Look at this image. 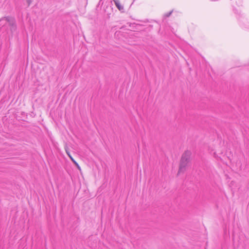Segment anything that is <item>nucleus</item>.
Listing matches in <instances>:
<instances>
[{"label":"nucleus","instance_id":"nucleus-1","mask_svg":"<svg viewBox=\"0 0 249 249\" xmlns=\"http://www.w3.org/2000/svg\"><path fill=\"white\" fill-rule=\"evenodd\" d=\"M191 152L189 151L185 152L182 156L180 166L178 170V174L184 172L186 168L189 166L190 163V159Z\"/></svg>","mask_w":249,"mask_h":249},{"label":"nucleus","instance_id":"nucleus-2","mask_svg":"<svg viewBox=\"0 0 249 249\" xmlns=\"http://www.w3.org/2000/svg\"><path fill=\"white\" fill-rule=\"evenodd\" d=\"M114 1L116 6L118 9V10L121 12H123L124 10V8L123 5H122L119 0H113Z\"/></svg>","mask_w":249,"mask_h":249},{"label":"nucleus","instance_id":"nucleus-3","mask_svg":"<svg viewBox=\"0 0 249 249\" xmlns=\"http://www.w3.org/2000/svg\"><path fill=\"white\" fill-rule=\"evenodd\" d=\"M6 20H7L8 21H11V30L13 31H15L16 30V25H15L14 20L12 18H10L8 17L6 18Z\"/></svg>","mask_w":249,"mask_h":249},{"label":"nucleus","instance_id":"nucleus-4","mask_svg":"<svg viewBox=\"0 0 249 249\" xmlns=\"http://www.w3.org/2000/svg\"><path fill=\"white\" fill-rule=\"evenodd\" d=\"M70 159L71 160V161L73 162V163L76 165V166L77 167V168L81 170V168L79 164L77 163V162L73 159V158L72 157H70Z\"/></svg>","mask_w":249,"mask_h":249},{"label":"nucleus","instance_id":"nucleus-5","mask_svg":"<svg viewBox=\"0 0 249 249\" xmlns=\"http://www.w3.org/2000/svg\"><path fill=\"white\" fill-rule=\"evenodd\" d=\"M66 152L67 154V155H68V156L70 158V157H72L71 154H70V152L68 151V150L67 149V148H66Z\"/></svg>","mask_w":249,"mask_h":249},{"label":"nucleus","instance_id":"nucleus-6","mask_svg":"<svg viewBox=\"0 0 249 249\" xmlns=\"http://www.w3.org/2000/svg\"><path fill=\"white\" fill-rule=\"evenodd\" d=\"M27 0V2L28 5H29L31 3V0Z\"/></svg>","mask_w":249,"mask_h":249}]
</instances>
